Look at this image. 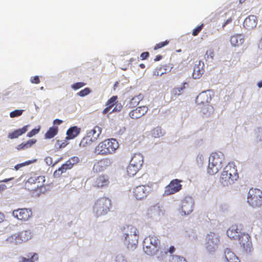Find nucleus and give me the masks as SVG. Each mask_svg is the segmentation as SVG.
<instances>
[{
    "label": "nucleus",
    "instance_id": "obj_1",
    "mask_svg": "<svg viewBox=\"0 0 262 262\" xmlns=\"http://www.w3.org/2000/svg\"><path fill=\"white\" fill-rule=\"evenodd\" d=\"M119 143L115 139H105L100 142L95 148L94 152L97 155L107 156L116 152Z\"/></svg>",
    "mask_w": 262,
    "mask_h": 262
},
{
    "label": "nucleus",
    "instance_id": "obj_2",
    "mask_svg": "<svg viewBox=\"0 0 262 262\" xmlns=\"http://www.w3.org/2000/svg\"><path fill=\"white\" fill-rule=\"evenodd\" d=\"M238 178V174L235 164L230 162L224 168L220 182L223 186H228L233 184Z\"/></svg>",
    "mask_w": 262,
    "mask_h": 262
},
{
    "label": "nucleus",
    "instance_id": "obj_3",
    "mask_svg": "<svg viewBox=\"0 0 262 262\" xmlns=\"http://www.w3.org/2000/svg\"><path fill=\"white\" fill-rule=\"evenodd\" d=\"M225 155L221 151L213 152L209 158L207 172L211 175L217 173L225 163Z\"/></svg>",
    "mask_w": 262,
    "mask_h": 262
},
{
    "label": "nucleus",
    "instance_id": "obj_4",
    "mask_svg": "<svg viewBox=\"0 0 262 262\" xmlns=\"http://www.w3.org/2000/svg\"><path fill=\"white\" fill-rule=\"evenodd\" d=\"M143 250L144 252L150 256H157L160 259V241L155 235H149L146 237L143 242Z\"/></svg>",
    "mask_w": 262,
    "mask_h": 262
},
{
    "label": "nucleus",
    "instance_id": "obj_5",
    "mask_svg": "<svg viewBox=\"0 0 262 262\" xmlns=\"http://www.w3.org/2000/svg\"><path fill=\"white\" fill-rule=\"evenodd\" d=\"M111 206L112 203L110 199L106 197L100 198L94 204L93 213L97 217L105 215L110 211Z\"/></svg>",
    "mask_w": 262,
    "mask_h": 262
},
{
    "label": "nucleus",
    "instance_id": "obj_6",
    "mask_svg": "<svg viewBox=\"0 0 262 262\" xmlns=\"http://www.w3.org/2000/svg\"><path fill=\"white\" fill-rule=\"evenodd\" d=\"M247 201L253 208L260 207L262 206V191L259 189H250L248 192Z\"/></svg>",
    "mask_w": 262,
    "mask_h": 262
},
{
    "label": "nucleus",
    "instance_id": "obj_7",
    "mask_svg": "<svg viewBox=\"0 0 262 262\" xmlns=\"http://www.w3.org/2000/svg\"><path fill=\"white\" fill-rule=\"evenodd\" d=\"M194 201L190 196H185L182 201L180 206L178 209L179 214L186 216L190 214L193 210Z\"/></svg>",
    "mask_w": 262,
    "mask_h": 262
},
{
    "label": "nucleus",
    "instance_id": "obj_8",
    "mask_svg": "<svg viewBox=\"0 0 262 262\" xmlns=\"http://www.w3.org/2000/svg\"><path fill=\"white\" fill-rule=\"evenodd\" d=\"M151 191L149 185H139L133 189L134 197L138 200H142L145 199Z\"/></svg>",
    "mask_w": 262,
    "mask_h": 262
},
{
    "label": "nucleus",
    "instance_id": "obj_9",
    "mask_svg": "<svg viewBox=\"0 0 262 262\" xmlns=\"http://www.w3.org/2000/svg\"><path fill=\"white\" fill-rule=\"evenodd\" d=\"M181 181L178 179H174L165 187L163 195L168 196L173 194L182 189Z\"/></svg>",
    "mask_w": 262,
    "mask_h": 262
},
{
    "label": "nucleus",
    "instance_id": "obj_10",
    "mask_svg": "<svg viewBox=\"0 0 262 262\" xmlns=\"http://www.w3.org/2000/svg\"><path fill=\"white\" fill-rule=\"evenodd\" d=\"M12 215L18 220L27 221L31 218L32 212L30 209L19 208L13 210Z\"/></svg>",
    "mask_w": 262,
    "mask_h": 262
},
{
    "label": "nucleus",
    "instance_id": "obj_11",
    "mask_svg": "<svg viewBox=\"0 0 262 262\" xmlns=\"http://www.w3.org/2000/svg\"><path fill=\"white\" fill-rule=\"evenodd\" d=\"M79 159L77 157H73L70 160L67 161L66 163L63 164L61 167L56 170L54 172V176L55 177H59L63 172H64L67 169H71L73 165L79 162Z\"/></svg>",
    "mask_w": 262,
    "mask_h": 262
},
{
    "label": "nucleus",
    "instance_id": "obj_12",
    "mask_svg": "<svg viewBox=\"0 0 262 262\" xmlns=\"http://www.w3.org/2000/svg\"><path fill=\"white\" fill-rule=\"evenodd\" d=\"M112 161L110 158H103L96 162L93 166V170L97 172H102L112 165Z\"/></svg>",
    "mask_w": 262,
    "mask_h": 262
},
{
    "label": "nucleus",
    "instance_id": "obj_13",
    "mask_svg": "<svg viewBox=\"0 0 262 262\" xmlns=\"http://www.w3.org/2000/svg\"><path fill=\"white\" fill-rule=\"evenodd\" d=\"M239 243L247 253L251 252L252 250V244L250 236L248 234L242 233L239 236Z\"/></svg>",
    "mask_w": 262,
    "mask_h": 262
},
{
    "label": "nucleus",
    "instance_id": "obj_14",
    "mask_svg": "<svg viewBox=\"0 0 262 262\" xmlns=\"http://www.w3.org/2000/svg\"><path fill=\"white\" fill-rule=\"evenodd\" d=\"M164 213L159 206H154L149 208L147 211V215L148 218L158 221L163 216Z\"/></svg>",
    "mask_w": 262,
    "mask_h": 262
},
{
    "label": "nucleus",
    "instance_id": "obj_15",
    "mask_svg": "<svg viewBox=\"0 0 262 262\" xmlns=\"http://www.w3.org/2000/svg\"><path fill=\"white\" fill-rule=\"evenodd\" d=\"M139 236H127L122 235V239L124 245L128 250H133L137 246Z\"/></svg>",
    "mask_w": 262,
    "mask_h": 262
},
{
    "label": "nucleus",
    "instance_id": "obj_16",
    "mask_svg": "<svg viewBox=\"0 0 262 262\" xmlns=\"http://www.w3.org/2000/svg\"><path fill=\"white\" fill-rule=\"evenodd\" d=\"M117 99V96H113L110 99L108 100L106 104L107 106L103 111V114H106L107 113H111L115 112L120 111L121 110V105L118 104L116 105L115 107L112 110V107L115 105V104L116 102Z\"/></svg>",
    "mask_w": 262,
    "mask_h": 262
},
{
    "label": "nucleus",
    "instance_id": "obj_17",
    "mask_svg": "<svg viewBox=\"0 0 262 262\" xmlns=\"http://www.w3.org/2000/svg\"><path fill=\"white\" fill-rule=\"evenodd\" d=\"M211 100V96L210 93L207 91L200 93L196 98V103L199 105H206V108L208 110L210 107L208 103Z\"/></svg>",
    "mask_w": 262,
    "mask_h": 262
},
{
    "label": "nucleus",
    "instance_id": "obj_18",
    "mask_svg": "<svg viewBox=\"0 0 262 262\" xmlns=\"http://www.w3.org/2000/svg\"><path fill=\"white\" fill-rule=\"evenodd\" d=\"M245 41V35L243 34H234L230 36V42L232 47H239Z\"/></svg>",
    "mask_w": 262,
    "mask_h": 262
},
{
    "label": "nucleus",
    "instance_id": "obj_19",
    "mask_svg": "<svg viewBox=\"0 0 262 262\" xmlns=\"http://www.w3.org/2000/svg\"><path fill=\"white\" fill-rule=\"evenodd\" d=\"M148 107L145 105L141 106L133 110L129 115L133 119H137L144 116L148 111Z\"/></svg>",
    "mask_w": 262,
    "mask_h": 262
},
{
    "label": "nucleus",
    "instance_id": "obj_20",
    "mask_svg": "<svg viewBox=\"0 0 262 262\" xmlns=\"http://www.w3.org/2000/svg\"><path fill=\"white\" fill-rule=\"evenodd\" d=\"M109 184L108 177L107 176L102 174L95 179L93 185L97 188H104L108 186Z\"/></svg>",
    "mask_w": 262,
    "mask_h": 262
},
{
    "label": "nucleus",
    "instance_id": "obj_21",
    "mask_svg": "<svg viewBox=\"0 0 262 262\" xmlns=\"http://www.w3.org/2000/svg\"><path fill=\"white\" fill-rule=\"evenodd\" d=\"M257 24V17L255 15H252L246 17L244 21V27L247 30H251L254 28Z\"/></svg>",
    "mask_w": 262,
    "mask_h": 262
},
{
    "label": "nucleus",
    "instance_id": "obj_22",
    "mask_svg": "<svg viewBox=\"0 0 262 262\" xmlns=\"http://www.w3.org/2000/svg\"><path fill=\"white\" fill-rule=\"evenodd\" d=\"M204 64L201 61H199L194 66L192 77L195 79H199L204 73Z\"/></svg>",
    "mask_w": 262,
    "mask_h": 262
},
{
    "label": "nucleus",
    "instance_id": "obj_23",
    "mask_svg": "<svg viewBox=\"0 0 262 262\" xmlns=\"http://www.w3.org/2000/svg\"><path fill=\"white\" fill-rule=\"evenodd\" d=\"M224 262H240L238 257L229 248L224 251Z\"/></svg>",
    "mask_w": 262,
    "mask_h": 262
},
{
    "label": "nucleus",
    "instance_id": "obj_24",
    "mask_svg": "<svg viewBox=\"0 0 262 262\" xmlns=\"http://www.w3.org/2000/svg\"><path fill=\"white\" fill-rule=\"evenodd\" d=\"M143 161V156L141 154L138 153L134 155L130 160V163L133 165H135L136 167L140 169L142 166Z\"/></svg>",
    "mask_w": 262,
    "mask_h": 262
},
{
    "label": "nucleus",
    "instance_id": "obj_25",
    "mask_svg": "<svg viewBox=\"0 0 262 262\" xmlns=\"http://www.w3.org/2000/svg\"><path fill=\"white\" fill-rule=\"evenodd\" d=\"M122 235L139 236V231L136 227L132 225H127L124 227Z\"/></svg>",
    "mask_w": 262,
    "mask_h": 262
},
{
    "label": "nucleus",
    "instance_id": "obj_26",
    "mask_svg": "<svg viewBox=\"0 0 262 262\" xmlns=\"http://www.w3.org/2000/svg\"><path fill=\"white\" fill-rule=\"evenodd\" d=\"M101 128L98 126H95L92 129L89 130L87 133V135L89 137L91 138L95 142L98 139L101 133Z\"/></svg>",
    "mask_w": 262,
    "mask_h": 262
},
{
    "label": "nucleus",
    "instance_id": "obj_27",
    "mask_svg": "<svg viewBox=\"0 0 262 262\" xmlns=\"http://www.w3.org/2000/svg\"><path fill=\"white\" fill-rule=\"evenodd\" d=\"M80 132V128L77 126L70 127L67 132V139H72L77 137Z\"/></svg>",
    "mask_w": 262,
    "mask_h": 262
},
{
    "label": "nucleus",
    "instance_id": "obj_28",
    "mask_svg": "<svg viewBox=\"0 0 262 262\" xmlns=\"http://www.w3.org/2000/svg\"><path fill=\"white\" fill-rule=\"evenodd\" d=\"M237 230V227L232 226L227 230V235L231 239H236L240 236Z\"/></svg>",
    "mask_w": 262,
    "mask_h": 262
},
{
    "label": "nucleus",
    "instance_id": "obj_29",
    "mask_svg": "<svg viewBox=\"0 0 262 262\" xmlns=\"http://www.w3.org/2000/svg\"><path fill=\"white\" fill-rule=\"evenodd\" d=\"M28 125H25L23 128L15 130L9 135V138L14 139L25 133L28 130Z\"/></svg>",
    "mask_w": 262,
    "mask_h": 262
},
{
    "label": "nucleus",
    "instance_id": "obj_30",
    "mask_svg": "<svg viewBox=\"0 0 262 262\" xmlns=\"http://www.w3.org/2000/svg\"><path fill=\"white\" fill-rule=\"evenodd\" d=\"M18 233L21 243L30 239L32 236V233L30 230L23 231Z\"/></svg>",
    "mask_w": 262,
    "mask_h": 262
},
{
    "label": "nucleus",
    "instance_id": "obj_31",
    "mask_svg": "<svg viewBox=\"0 0 262 262\" xmlns=\"http://www.w3.org/2000/svg\"><path fill=\"white\" fill-rule=\"evenodd\" d=\"M7 241L8 243L18 245L21 243L20 236L18 233H16L8 237Z\"/></svg>",
    "mask_w": 262,
    "mask_h": 262
},
{
    "label": "nucleus",
    "instance_id": "obj_32",
    "mask_svg": "<svg viewBox=\"0 0 262 262\" xmlns=\"http://www.w3.org/2000/svg\"><path fill=\"white\" fill-rule=\"evenodd\" d=\"M219 244L211 241H206V249L209 253H214L217 250Z\"/></svg>",
    "mask_w": 262,
    "mask_h": 262
},
{
    "label": "nucleus",
    "instance_id": "obj_33",
    "mask_svg": "<svg viewBox=\"0 0 262 262\" xmlns=\"http://www.w3.org/2000/svg\"><path fill=\"white\" fill-rule=\"evenodd\" d=\"M206 241H211L214 243H220V235L218 233L210 232L206 236Z\"/></svg>",
    "mask_w": 262,
    "mask_h": 262
},
{
    "label": "nucleus",
    "instance_id": "obj_34",
    "mask_svg": "<svg viewBox=\"0 0 262 262\" xmlns=\"http://www.w3.org/2000/svg\"><path fill=\"white\" fill-rule=\"evenodd\" d=\"M94 142H95V141L86 134V136L83 137L79 143V146L85 147L91 145Z\"/></svg>",
    "mask_w": 262,
    "mask_h": 262
},
{
    "label": "nucleus",
    "instance_id": "obj_35",
    "mask_svg": "<svg viewBox=\"0 0 262 262\" xmlns=\"http://www.w3.org/2000/svg\"><path fill=\"white\" fill-rule=\"evenodd\" d=\"M143 96L141 94L133 97L129 101V107H133L139 104V102L143 99Z\"/></svg>",
    "mask_w": 262,
    "mask_h": 262
},
{
    "label": "nucleus",
    "instance_id": "obj_36",
    "mask_svg": "<svg viewBox=\"0 0 262 262\" xmlns=\"http://www.w3.org/2000/svg\"><path fill=\"white\" fill-rule=\"evenodd\" d=\"M186 82L184 83L183 85L179 87H176L172 89L171 91V94L172 96L176 97L180 96L182 94L183 91L185 89V84Z\"/></svg>",
    "mask_w": 262,
    "mask_h": 262
},
{
    "label": "nucleus",
    "instance_id": "obj_37",
    "mask_svg": "<svg viewBox=\"0 0 262 262\" xmlns=\"http://www.w3.org/2000/svg\"><path fill=\"white\" fill-rule=\"evenodd\" d=\"M140 169L134 165L129 163L126 169V172L128 176L133 177Z\"/></svg>",
    "mask_w": 262,
    "mask_h": 262
},
{
    "label": "nucleus",
    "instance_id": "obj_38",
    "mask_svg": "<svg viewBox=\"0 0 262 262\" xmlns=\"http://www.w3.org/2000/svg\"><path fill=\"white\" fill-rule=\"evenodd\" d=\"M58 133V127H50L47 132L45 134V138L47 139H51L55 136Z\"/></svg>",
    "mask_w": 262,
    "mask_h": 262
},
{
    "label": "nucleus",
    "instance_id": "obj_39",
    "mask_svg": "<svg viewBox=\"0 0 262 262\" xmlns=\"http://www.w3.org/2000/svg\"><path fill=\"white\" fill-rule=\"evenodd\" d=\"M151 135L154 138H160L163 135L162 129L160 127H156L151 130Z\"/></svg>",
    "mask_w": 262,
    "mask_h": 262
},
{
    "label": "nucleus",
    "instance_id": "obj_40",
    "mask_svg": "<svg viewBox=\"0 0 262 262\" xmlns=\"http://www.w3.org/2000/svg\"><path fill=\"white\" fill-rule=\"evenodd\" d=\"M45 181V178L43 176H39L34 179L31 178L29 179V182H34V183L37 184V186H41V184H39V183H43Z\"/></svg>",
    "mask_w": 262,
    "mask_h": 262
},
{
    "label": "nucleus",
    "instance_id": "obj_41",
    "mask_svg": "<svg viewBox=\"0 0 262 262\" xmlns=\"http://www.w3.org/2000/svg\"><path fill=\"white\" fill-rule=\"evenodd\" d=\"M171 262H187L186 259L180 256L173 255L171 258Z\"/></svg>",
    "mask_w": 262,
    "mask_h": 262
},
{
    "label": "nucleus",
    "instance_id": "obj_42",
    "mask_svg": "<svg viewBox=\"0 0 262 262\" xmlns=\"http://www.w3.org/2000/svg\"><path fill=\"white\" fill-rule=\"evenodd\" d=\"M205 160V156L203 153H199L196 158V161L199 165H202Z\"/></svg>",
    "mask_w": 262,
    "mask_h": 262
},
{
    "label": "nucleus",
    "instance_id": "obj_43",
    "mask_svg": "<svg viewBox=\"0 0 262 262\" xmlns=\"http://www.w3.org/2000/svg\"><path fill=\"white\" fill-rule=\"evenodd\" d=\"M91 91L89 88H86L84 89L79 92L77 94V95L80 97H84L89 95L91 93Z\"/></svg>",
    "mask_w": 262,
    "mask_h": 262
},
{
    "label": "nucleus",
    "instance_id": "obj_44",
    "mask_svg": "<svg viewBox=\"0 0 262 262\" xmlns=\"http://www.w3.org/2000/svg\"><path fill=\"white\" fill-rule=\"evenodd\" d=\"M255 140L257 142L262 141V129L258 128L255 131Z\"/></svg>",
    "mask_w": 262,
    "mask_h": 262
},
{
    "label": "nucleus",
    "instance_id": "obj_45",
    "mask_svg": "<svg viewBox=\"0 0 262 262\" xmlns=\"http://www.w3.org/2000/svg\"><path fill=\"white\" fill-rule=\"evenodd\" d=\"M61 160V158L58 160H57L56 162H55L54 163H53V159L52 157H47L45 159V162H46V163L48 165H51L53 164V165L54 166V165H55L56 164H57L58 161H59L60 160Z\"/></svg>",
    "mask_w": 262,
    "mask_h": 262
},
{
    "label": "nucleus",
    "instance_id": "obj_46",
    "mask_svg": "<svg viewBox=\"0 0 262 262\" xmlns=\"http://www.w3.org/2000/svg\"><path fill=\"white\" fill-rule=\"evenodd\" d=\"M68 144V143L66 142V141H60L58 140L57 141V142L56 143L55 145V147L56 148H64L66 147V146Z\"/></svg>",
    "mask_w": 262,
    "mask_h": 262
},
{
    "label": "nucleus",
    "instance_id": "obj_47",
    "mask_svg": "<svg viewBox=\"0 0 262 262\" xmlns=\"http://www.w3.org/2000/svg\"><path fill=\"white\" fill-rule=\"evenodd\" d=\"M23 111L24 110H16L10 113V116L11 118L19 116L22 114Z\"/></svg>",
    "mask_w": 262,
    "mask_h": 262
},
{
    "label": "nucleus",
    "instance_id": "obj_48",
    "mask_svg": "<svg viewBox=\"0 0 262 262\" xmlns=\"http://www.w3.org/2000/svg\"><path fill=\"white\" fill-rule=\"evenodd\" d=\"M85 85V84L83 82H77L72 84L71 87L74 90H77L82 88Z\"/></svg>",
    "mask_w": 262,
    "mask_h": 262
},
{
    "label": "nucleus",
    "instance_id": "obj_49",
    "mask_svg": "<svg viewBox=\"0 0 262 262\" xmlns=\"http://www.w3.org/2000/svg\"><path fill=\"white\" fill-rule=\"evenodd\" d=\"M35 161H36V160H34V161H26V162H25L24 163L18 164L16 165L15 166V170H17L19 168L23 167V166H25L26 165H28L33 163V162H34Z\"/></svg>",
    "mask_w": 262,
    "mask_h": 262
},
{
    "label": "nucleus",
    "instance_id": "obj_50",
    "mask_svg": "<svg viewBox=\"0 0 262 262\" xmlns=\"http://www.w3.org/2000/svg\"><path fill=\"white\" fill-rule=\"evenodd\" d=\"M40 126H39L38 128H35L32 129L31 132H29L27 135L28 137H32L37 134H38L40 130Z\"/></svg>",
    "mask_w": 262,
    "mask_h": 262
},
{
    "label": "nucleus",
    "instance_id": "obj_51",
    "mask_svg": "<svg viewBox=\"0 0 262 262\" xmlns=\"http://www.w3.org/2000/svg\"><path fill=\"white\" fill-rule=\"evenodd\" d=\"M115 262H128L127 258L123 255L119 254L116 256L115 258Z\"/></svg>",
    "mask_w": 262,
    "mask_h": 262
},
{
    "label": "nucleus",
    "instance_id": "obj_52",
    "mask_svg": "<svg viewBox=\"0 0 262 262\" xmlns=\"http://www.w3.org/2000/svg\"><path fill=\"white\" fill-rule=\"evenodd\" d=\"M205 56H206V58L208 59L210 58L211 59H213L214 56L213 50L212 49H209V50H208L206 52Z\"/></svg>",
    "mask_w": 262,
    "mask_h": 262
},
{
    "label": "nucleus",
    "instance_id": "obj_53",
    "mask_svg": "<svg viewBox=\"0 0 262 262\" xmlns=\"http://www.w3.org/2000/svg\"><path fill=\"white\" fill-rule=\"evenodd\" d=\"M168 43V41H167V40H166L164 42L159 43L158 44H157L155 46L154 49L157 50L158 49L161 48L166 46Z\"/></svg>",
    "mask_w": 262,
    "mask_h": 262
},
{
    "label": "nucleus",
    "instance_id": "obj_54",
    "mask_svg": "<svg viewBox=\"0 0 262 262\" xmlns=\"http://www.w3.org/2000/svg\"><path fill=\"white\" fill-rule=\"evenodd\" d=\"M39 257L37 254L34 253L30 258H28L29 262H35L38 260Z\"/></svg>",
    "mask_w": 262,
    "mask_h": 262
},
{
    "label": "nucleus",
    "instance_id": "obj_55",
    "mask_svg": "<svg viewBox=\"0 0 262 262\" xmlns=\"http://www.w3.org/2000/svg\"><path fill=\"white\" fill-rule=\"evenodd\" d=\"M202 27H203V25L199 26L195 29H194L192 32V35L193 36L197 35L199 34V33L201 31V30L202 29Z\"/></svg>",
    "mask_w": 262,
    "mask_h": 262
},
{
    "label": "nucleus",
    "instance_id": "obj_56",
    "mask_svg": "<svg viewBox=\"0 0 262 262\" xmlns=\"http://www.w3.org/2000/svg\"><path fill=\"white\" fill-rule=\"evenodd\" d=\"M36 142V140L35 139H31L27 141V142L26 144V148L30 147L32 145L35 143Z\"/></svg>",
    "mask_w": 262,
    "mask_h": 262
},
{
    "label": "nucleus",
    "instance_id": "obj_57",
    "mask_svg": "<svg viewBox=\"0 0 262 262\" xmlns=\"http://www.w3.org/2000/svg\"><path fill=\"white\" fill-rule=\"evenodd\" d=\"M31 82L32 83H39L40 82V80L39 79V77L37 76H35L34 77H32L31 78Z\"/></svg>",
    "mask_w": 262,
    "mask_h": 262
},
{
    "label": "nucleus",
    "instance_id": "obj_58",
    "mask_svg": "<svg viewBox=\"0 0 262 262\" xmlns=\"http://www.w3.org/2000/svg\"><path fill=\"white\" fill-rule=\"evenodd\" d=\"M18 262H29L28 258H26L24 257L20 256L18 258Z\"/></svg>",
    "mask_w": 262,
    "mask_h": 262
},
{
    "label": "nucleus",
    "instance_id": "obj_59",
    "mask_svg": "<svg viewBox=\"0 0 262 262\" xmlns=\"http://www.w3.org/2000/svg\"><path fill=\"white\" fill-rule=\"evenodd\" d=\"M148 52H143L141 54L140 57L142 59H145L148 56Z\"/></svg>",
    "mask_w": 262,
    "mask_h": 262
},
{
    "label": "nucleus",
    "instance_id": "obj_60",
    "mask_svg": "<svg viewBox=\"0 0 262 262\" xmlns=\"http://www.w3.org/2000/svg\"><path fill=\"white\" fill-rule=\"evenodd\" d=\"M24 148H27L25 143H24H24H21V144L18 145L17 146V149H18V150L23 149H24Z\"/></svg>",
    "mask_w": 262,
    "mask_h": 262
},
{
    "label": "nucleus",
    "instance_id": "obj_61",
    "mask_svg": "<svg viewBox=\"0 0 262 262\" xmlns=\"http://www.w3.org/2000/svg\"><path fill=\"white\" fill-rule=\"evenodd\" d=\"M62 123V121L59 119H55L54 120L53 124L54 125H60Z\"/></svg>",
    "mask_w": 262,
    "mask_h": 262
},
{
    "label": "nucleus",
    "instance_id": "obj_62",
    "mask_svg": "<svg viewBox=\"0 0 262 262\" xmlns=\"http://www.w3.org/2000/svg\"><path fill=\"white\" fill-rule=\"evenodd\" d=\"M164 74V73H161V74L159 73V72H158V71L157 70H156L154 72V75H155V76H159V75H162Z\"/></svg>",
    "mask_w": 262,
    "mask_h": 262
},
{
    "label": "nucleus",
    "instance_id": "obj_63",
    "mask_svg": "<svg viewBox=\"0 0 262 262\" xmlns=\"http://www.w3.org/2000/svg\"><path fill=\"white\" fill-rule=\"evenodd\" d=\"M6 186L4 184L0 185V192L6 188Z\"/></svg>",
    "mask_w": 262,
    "mask_h": 262
},
{
    "label": "nucleus",
    "instance_id": "obj_64",
    "mask_svg": "<svg viewBox=\"0 0 262 262\" xmlns=\"http://www.w3.org/2000/svg\"><path fill=\"white\" fill-rule=\"evenodd\" d=\"M258 46L259 49H262V37L260 39Z\"/></svg>",
    "mask_w": 262,
    "mask_h": 262
}]
</instances>
